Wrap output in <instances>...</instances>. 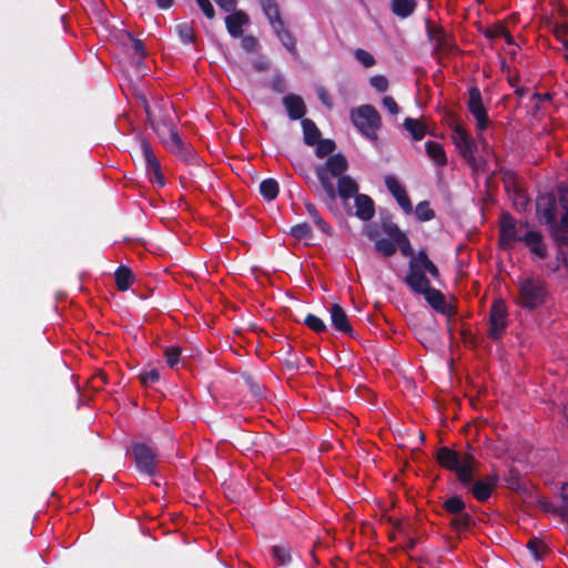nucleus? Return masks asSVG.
<instances>
[{
	"label": "nucleus",
	"mask_w": 568,
	"mask_h": 568,
	"mask_svg": "<svg viewBox=\"0 0 568 568\" xmlns=\"http://www.w3.org/2000/svg\"><path fill=\"white\" fill-rule=\"evenodd\" d=\"M146 116L162 143L172 152L182 151V141L176 130V113L172 104L163 99L149 103L142 98Z\"/></svg>",
	"instance_id": "obj_1"
},
{
	"label": "nucleus",
	"mask_w": 568,
	"mask_h": 568,
	"mask_svg": "<svg viewBox=\"0 0 568 568\" xmlns=\"http://www.w3.org/2000/svg\"><path fill=\"white\" fill-rule=\"evenodd\" d=\"M562 209L552 194L540 195L537 200V215L540 223L548 225L559 243L568 241V226L561 225Z\"/></svg>",
	"instance_id": "obj_2"
},
{
	"label": "nucleus",
	"mask_w": 568,
	"mask_h": 568,
	"mask_svg": "<svg viewBox=\"0 0 568 568\" xmlns=\"http://www.w3.org/2000/svg\"><path fill=\"white\" fill-rule=\"evenodd\" d=\"M426 272L433 277L438 276L437 266L428 258L424 251H420L416 256L412 257L406 276L407 285L420 295L432 287L428 278L425 276Z\"/></svg>",
	"instance_id": "obj_3"
},
{
	"label": "nucleus",
	"mask_w": 568,
	"mask_h": 568,
	"mask_svg": "<svg viewBox=\"0 0 568 568\" xmlns=\"http://www.w3.org/2000/svg\"><path fill=\"white\" fill-rule=\"evenodd\" d=\"M437 460L443 467L455 471L464 485L473 481L475 457L471 454H459L448 447H442L437 452Z\"/></svg>",
	"instance_id": "obj_4"
},
{
	"label": "nucleus",
	"mask_w": 568,
	"mask_h": 568,
	"mask_svg": "<svg viewBox=\"0 0 568 568\" xmlns=\"http://www.w3.org/2000/svg\"><path fill=\"white\" fill-rule=\"evenodd\" d=\"M548 295L546 283L540 277H527L519 282L518 304L528 310L541 306Z\"/></svg>",
	"instance_id": "obj_5"
},
{
	"label": "nucleus",
	"mask_w": 568,
	"mask_h": 568,
	"mask_svg": "<svg viewBox=\"0 0 568 568\" xmlns=\"http://www.w3.org/2000/svg\"><path fill=\"white\" fill-rule=\"evenodd\" d=\"M346 169L347 161L341 154L331 156L326 161L325 166L317 168V178L329 201H334L336 199V192L332 179L341 175Z\"/></svg>",
	"instance_id": "obj_6"
},
{
	"label": "nucleus",
	"mask_w": 568,
	"mask_h": 568,
	"mask_svg": "<svg viewBox=\"0 0 568 568\" xmlns=\"http://www.w3.org/2000/svg\"><path fill=\"white\" fill-rule=\"evenodd\" d=\"M354 125L369 140L377 139V131L381 126V116L374 106L369 104L354 109L351 114Z\"/></svg>",
	"instance_id": "obj_7"
},
{
	"label": "nucleus",
	"mask_w": 568,
	"mask_h": 568,
	"mask_svg": "<svg viewBox=\"0 0 568 568\" xmlns=\"http://www.w3.org/2000/svg\"><path fill=\"white\" fill-rule=\"evenodd\" d=\"M468 94V111L476 120V131L479 143L481 144L484 150H487L488 142L484 136V131L489 125V119L487 111L483 104L481 93L478 88H470Z\"/></svg>",
	"instance_id": "obj_8"
},
{
	"label": "nucleus",
	"mask_w": 568,
	"mask_h": 568,
	"mask_svg": "<svg viewBox=\"0 0 568 568\" xmlns=\"http://www.w3.org/2000/svg\"><path fill=\"white\" fill-rule=\"evenodd\" d=\"M262 9L267 17L274 32L277 34L283 45L291 52L295 50V41L291 33L285 30L280 17L278 6L275 0H260Z\"/></svg>",
	"instance_id": "obj_9"
},
{
	"label": "nucleus",
	"mask_w": 568,
	"mask_h": 568,
	"mask_svg": "<svg viewBox=\"0 0 568 568\" xmlns=\"http://www.w3.org/2000/svg\"><path fill=\"white\" fill-rule=\"evenodd\" d=\"M528 229L526 224L516 223L511 216L504 214L500 220V245L510 248L516 242H523Z\"/></svg>",
	"instance_id": "obj_10"
},
{
	"label": "nucleus",
	"mask_w": 568,
	"mask_h": 568,
	"mask_svg": "<svg viewBox=\"0 0 568 568\" xmlns=\"http://www.w3.org/2000/svg\"><path fill=\"white\" fill-rule=\"evenodd\" d=\"M132 455L139 471L153 476L156 471V456L153 449L142 443L132 446Z\"/></svg>",
	"instance_id": "obj_11"
},
{
	"label": "nucleus",
	"mask_w": 568,
	"mask_h": 568,
	"mask_svg": "<svg viewBox=\"0 0 568 568\" xmlns=\"http://www.w3.org/2000/svg\"><path fill=\"white\" fill-rule=\"evenodd\" d=\"M452 139L460 155L469 163L475 162V152L477 144L469 133L460 125L456 124L452 130Z\"/></svg>",
	"instance_id": "obj_12"
},
{
	"label": "nucleus",
	"mask_w": 568,
	"mask_h": 568,
	"mask_svg": "<svg viewBox=\"0 0 568 568\" xmlns=\"http://www.w3.org/2000/svg\"><path fill=\"white\" fill-rule=\"evenodd\" d=\"M507 307L503 301H496L490 311L489 336L498 339L503 336L507 326Z\"/></svg>",
	"instance_id": "obj_13"
},
{
	"label": "nucleus",
	"mask_w": 568,
	"mask_h": 568,
	"mask_svg": "<svg viewBox=\"0 0 568 568\" xmlns=\"http://www.w3.org/2000/svg\"><path fill=\"white\" fill-rule=\"evenodd\" d=\"M141 150L145 160V164L150 174V180L159 183L160 185L164 184L163 176L160 171V162L154 155L150 143L146 140H141Z\"/></svg>",
	"instance_id": "obj_14"
},
{
	"label": "nucleus",
	"mask_w": 568,
	"mask_h": 568,
	"mask_svg": "<svg viewBox=\"0 0 568 568\" xmlns=\"http://www.w3.org/2000/svg\"><path fill=\"white\" fill-rule=\"evenodd\" d=\"M385 184L388 191L393 194V196L396 199L399 206L406 212H412V203L406 194L405 187L399 183V181L393 176L387 175L385 178Z\"/></svg>",
	"instance_id": "obj_15"
},
{
	"label": "nucleus",
	"mask_w": 568,
	"mask_h": 568,
	"mask_svg": "<svg viewBox=\"0 0 568 568\" xmlns=\"http://www.w3.org/2000/svg\"><path fill=\"white\" fill-rule=\"evenodd\" d=\"M523 242L537 258H546L547 248L544 244L542 235L540 232L528 229L524 235Z\"/></svg>",
	"instance_id": "obj_16"
},
{
	"label": "nucleus",
	"mask_w": 568,
	"mask_h": 568,
	"mask_svg": "<svg viewBox=\"0 0 568 568\" xmlns=\"http://www.w3.org/2000/svg\"><path fill=\"white\" fill-rule=\"evenodd\" d=\"M356 216L363 221L371 220L375 214V207L373 200L365 195L358 194L355 196Z\"/></svg>",
	"instance_id": "obj_17"
},
{
	"label": "nucleus",
	"mask_w": 568,
	"mask_h": 568,
	"mask_svg": "<svg viewBox=\"0 0 568 568\" xmlns=\"http://www.w3.org/2000/svg\"><path fill=\"white\" fill-rule=\"evenodd\" d=\"M329 313L332 324L336 329L345 334L352 333V326L349 324L348 317L344 310L338 304H333L329 310Z\"/></svg>",
	"instance_id": "obj_18"
},
{
	"label": "nucleus",
	"mask_w": 568,
	"mask_h": 568,
	"mask_svg": "<svg viewBox=\"0 0 568 568\" xmlns=\"http://www.w3.org/2000/svg\"><path fill=\"white\" fill-rule=\"evenodd\" d=\"M247 22H248V17L242 11H236V12L227 16L225 19L227 31L234 38H239L242 36V33H243L242 27L244 24H246Z\"/></svg>",
	"instance_id": "obj_19"
},
{
	"label": "nucleus",
	"mask_w": 568,
	"mask_h": 568,
	"mask_svg": "<svg viewBox=\"0 0 568 568\" xmlns=\"http://www.w3.org/2000/svg\"><path fill=\"white\" fill-rule=\"evenodd\" d=\"M427 303L437 312L442 314L449 313V306L446 303L445 296L436 288L429 287L425 293L422 294Z\"/></svg>",
	"instance_id": "obj_20"
},
{
	"label": "nucleus",
	"mask_w": 568,
	"mask_h": 568,
	"mask_svg": "<svg viewBox=\"0 0 568 568\" xmlns=\"http://www.w3.org/2000/svg\"><path fill=\"white\" fill-rule=\"evenodd\" d=\"M497 478L491 477L488 480H477L471 486V493L478 501H486L496 486Z\"/></svg>",
	"instance_id": "obj_21"
},
{
	"label": "nucleus",
	"mask_w": 568,
	"mask_h": 568,
	"mask_svg": "<svg viewBox=\"0 0 568 568\" xmlns=\"http://www.w3.org/2000/svg\"><path fill=\"white\" fill-rule=\"evenodd\" d=\"M288 115L293 120L302 119L305 114V104L301 97L290 94L283 100Z\"/></svg>",
	"instance_id": "obj_22"
},
{
	"label": "nucleus",
	"mask_w": 568,
	"mask_h": 568,
	"mask_svg": "<svg viewBox=\"0 0 568 568\" xmlns=\"http://www.w3.org/2000/svg\"><path fill=\"white\" fill-rule=\"evenodd\" d=\"M357 191H358L357 183L351 176L344 175V176L339 178L338 195L344 202H346L347 200H349L353 196L358 195Z\"/></svg>",
	"instance_id": "obj_23"
},
{
	"label": "nucleus",
	"mask_w": 568,
	"mask_h": 568,
	"mask_svg": "<svg viewBox=\"0 0 568 568\" xmlns=\"http://www.w3.org/2000/svg\"><path fill=\"white\" fill-rule=\"evenodd\" d=\"M425 149L427 155L432 159V161L438 165L444 166L447 163V156L443 145L438 142L427 141L425 143Z\"/></svg>",
	"instance_id": "obj_24"
},
{
	"label": "nucleus",
	"mask_w": 568,
	"mask_h": 568,
	"mask_svg": "<svg viewBox=\"0 0 568 568\" xmlns=\"http://www.w3.org/2000/svg\"><path fill=\"white\" fill-rule=\"evenodd\" d=\"M416 6L415 0H392V10L400 18L409 17L415 11Z\"/></svg>",
	"instance_id": "obj_25"
},
{
	"label": "nucleus",
	"mask_w": 568,
	"mask_h": 568,
	"mask_svg": "<svg viewBox=\"0 0 568 568\" xmlns=\"http://www.w3.org/2000/svg\"><path fill=\"white\" fill-rule=\"evenodd\" d=\"M304 140L308 145H315L321 136V132L315 125V123L310 119H304L302 121Z\"/></svg>",
	"instance_id": "obj_26"
},
{
	"label": "nucleus",
	"mask_w": 568,
	"mask_h": 568,
	"mask_svg": "<svg viewBox=\"0 0 568 568\" xmlns=\"http://www.w3.org/2000/svg\"><path fill=\"white\" fill-rule=\"evenodd\" d=\"M116 286L120 291H126L133 282V273L125 266H120L115 272Z\"/></svg>",
	"instance_id": "obj_27"
},
{
	"label": "nucleus",
	"mask_w": 568,
	"mask_h": 568,
	"mask_svg": "<svg viewBox=\"0 0 568 568\" xmlns=\"http://www.w3.org/2000/svg\"><path fill=\"white\" fill-rule=\"evenodd\" d=\"M404 126L415 141L422 140L426 134V126L416 119L407 118L404 122Z\"/></svg>",
	"instance_id": "obj_28"
},
{
	"label": "nucleus",
	"mask_w": 568,
	"mask_h": 568,
	"mask_svg": "<svg viewBox=\"0 0 568 568\" xmlns=\"http://www.w3.org/2000/svg\"><path fill=\"white\" fill-rule=\"evenodd\" d=\"M389 234L395 240L396 247H399L403 255L409 256L413 254V250L407 237L398 229L395 227L393 231L389 232Z\"/></svg>",
	"instance_id": "obj_29"
},
{
	"label": "nucleus",
	"mask_w": 568,
	"mask_h": 568,
	"mask_svg": "<svg viewBox=\"0 0 568 568\" xmlns=\"http://www.w3.org/2000/svg\"><path fill=\"white\" fill-rule=\"evenodd\" d=\"M260 192L266 200H274L278 194V184L273 179H266L261 182Z\"/></svg>",
	"instance_id": "obj_30"
},
{
	"label": "nucleus",
	"mask_w": 568,
	"mask_h": 568,
	"mask_svg": "<svg viewBox=\"0 0 568 568\" xmlns=\"http://www.w3.org/2000/svg\"><path fill=\"white\" fill-rule=\"evenodd\" d=\"M560 207L562 209L561 225L568 226V185L561 184L559 186V201Z\"/></svg>",
	"instance_id": "obj_31"
},
{
	"label": "nucleus",
	"mask_w": 568,
	"mask_h": 568,
	"mask_svg": "<svg viewBox=\"0 0 568 568\" xmlns=\"http://www.w3.org/2000/svg\"><path fill=\"white\" fill-rule=\"evenodd\" d=\"M453 516L454 517L452 518L450 524L458 531L466 530L471 525L473 518L466 511H462V513L455 514Z\"/></svg>",
	"instance_id": "obj_32"
},
{
	"label": "nucleus",
	"mask_w": 568,
	"mask_h": 568,
	"mask_svg": "<svg viewBox=\"0 0 568 568\" xmlns=\"http://www.w3.org/2000/svg\"><path fill=\"white\" fill-rule=\"evenodd\" d=\"M375 248L382 255L390 256L396 252V242L394 239H379L375 243Z\"/></svg>",
	"instance_id": "obj_33"
},
{
	"label": "nucleus",
	"mask_w": 568,
	"mask_h": 568,
	"mask_svg": "<svg viewBox=\"0 0 568 568\" xmlns=\"http://www.w3.org/2000/svg\"><path fill=\"white\" fill-rule=\"evenodd\" d=\"M444 508L447 513L452 515L459 514L462 511H465V503L460 497L453 496L445 500Z\"/></svg>",
	"instance_id": "obj_34"
},
{
	"label": "nucleus",
	"mask_w": 568,
	"mask_h": 568,
	"mask_svg": "<svg viewBox=\"0 0 568 568\" xmlns=\"http://www.w3.org/2000/svg\"><path fill=\"white\" fill-rule=\"evenodd\" d=\"M527 547L536 560L542 559L545 552L547 551L546 545L539 539H530Z\"/></svg>",
	"instance_id": "obj_35"
},
{
	"label": "nucleus",
	"mask_w": 568,
	"mask_h": 568,
	"mask_svg": "<svg viewBox=\"0 0 568 568\" xmlns=\"http://www.w3.org/2000/svg\"><path fill=\"white\" fill-rule=\"evenodd\" d=\"M272 554L274 560L278 565H287L291 561V554L290 550L284 546H274L272 548Z\"/></svg>",
	"instance_id": "obj_36"
},
{
	"label": "nucleus",
	"mask_w": 568,
	"mask_h": 568,
	"mask_svg": "<svg viewBox=\"0 0 568 568\" xmlns=\"http://www.w3.org/2000/svg\"><path fill=\"white\" fill-rule=\"evenodd\" d=\"M555 37L562 43L564 48L568 51V24L556 23L554 27ZM568 59V54L566 55Z\"/></svg>",
	"instance_id": "obj_37"
},
{
	"label": "nucleus",
	"mask_w": 568,
	"mask_h": 568,
	"mask_svg": "<svg viewBox=\"0 0 568 568\" xmlns=\"http://www.w3.org/2000/svg\"><path fill=\"white\" fill-rule=\"evenodd\" d=\"M354 55L356 61L359 62L365 68H372L376 63L375 58L364 49H357L354 52Z\"/></svg>",
	"instance_id": "obj_38"
},
{
	"label": "nucleus",
	"mask_w": 568,
	"mask_h": 568,
	"mask_svg": "<svg viewBox=\"0 0 568 568\" xmlns=\"http://www.w3.org/2000/svg\"><path fill=\"white\" fill-rule=\"evenodd\" d=\"M291 233L297 240H308L312 236V230L306 223H301L293 226Z\"/></svg>",
	"instance_id": "obj_39"
},
{
	"label": "nucleus",
	"mask_w": 568,
	"mask_h": 568,
	"mask_svg": "<svg viewBox=\"0 0 568 568\" xmlns=\"http://www.w3.org/2000/svg\"><path fill=\"white\" fill-rule=\"evenodd\" d=\"M316 155L324 158L331 154L335 149V143L332 140H320L316 142Z\"/></svg>",
	"instance_id": "obj_40"
},
{
	"label": "nucleus",
	"mask_w": 568,
	"mask_h": 568,
	"mask_svg": "<svg viewBox=\"0 0 568 568\" xmlns=\"http://www.w3.org/2000/svg\"><path fill=\"white\" fill-rule=\"evenodd\" d=\"M306 211L308 213V215L313 219L314 223L323 231V232H327L328 231V225L327 223L318 214V211L317 209L315 207V205L308 203L306 204Z\"/></svg>",
	"instance_id": "obj_41"
},
{
	"label": "nucleus",
	"mask_w": 568,
	"mask_h": 568,
	"mask_svg": "<svg viewBox=\"0 0 568 568\" xmlns=\"http://www.w3.org/2000/svg\"><path fill=\"white\" fill-rule=\"evenodd\" d=\"M181 348L178 346L168 347L165 349V359L171 368H175L180 362Z\"/></svg>",
	"instance_id": "obj_42"
},
{
	"label": "nucleus",
	"mask_w": 568,
	"mask_h": 568,
	"mask_svg": "<svg viewBox=\"0 0 568 568\" xmlns=\"http://www.w3.org/2000/svg\"><path fill=\"white\" fill-rule=\"evenodd\" d=\"M305 324L314 332L316 333H322L324 331H326V325L325 323L317 316L315 315H307L306 318H305Z\"/></svg>",
	"instance_id": "obj_43"
},
{
	"label": "nucleus",
	"mask_w": 568,
	"mask_h": 568,
	"mask_svg": "<svg viewBox=\"0 0 568 568\" xmlns=\"http://www.w3.org/2000/svg\"><path fill=\"white\" fill-rule=\"evenodd\" d=\"M178 33L184 43H191L194 38L193 29L189 23H181L176 27Z\"/></svg>",
	"instance_id": "obj_44"
},
{
	"label": "nucleus",
	"mask_w": 568,
	"mask_h": 568,
	"mask_svg": "<svg viewBox=\"0 0 568 568\" xmlns=\"http://www.w3.org/2000/svg\"><path fill=\"white\" fill-rule=\"evenodd\" d=\"M415 213L417 217L422 221H428L434 216V212L432 211L427 202H420L419 204H417Z\"/></svg>",
	"instance_id": "obj_45"
},
{
	"label": "nucleus",
	"mask_w": 568,
	"mask_h": 568,
	"mask_svg": "<svg viewBox=\"0 0 568 568\" xmlns=\"http://www.w3.org/2000/svg\"><path fill=\"white\" fill-rule=\"evenodd\" d=\"M369 83L378 92H385L388 89V80L384 75L372 77Z\"/></svg>",
	"instance_id": "obj_46"
},
{
	"label": "nucleus",
	"mask_w": 568,
	"mask_h": 568,
	"mask_svg": "<svg viewBox=\"0 0 568 568\" xmlns=\"http://www.w3.org/2000/svg\"><path fill=\"white\" fill-rule=\"evenodd\" d=\"M384 108L393 115L399 112V108L393 97L386 95L383 98Z\"/></svg>",
	"instance_id": "obj_47"
},
{
	"label": "nucleus",
	"mask_w": 568,
	"mask_h": 568,
	"mask_svg": "<svg viewBox=\"0 0 568 568\" xmlns=\"http://www.w3.org/2000/svg\"><path fill=\"white\" fill-rule=\"evenodd\" d=\"M196 2L206 18H214L215 11L210 0H196Z\"/></svg>",
	"instance_id": "obj_48"
},
{
	"label": "nucleus",
	"mask_w": 568,
	"mask_h": 568,
	"mask_svg": "<svg viewBox=\"0 0 568 568\" xmlns=\"http://www.w3.org/2000/svg\"><path fill=\"white\" fill-rule=\"evenodd\" d=\"M505 34L506 28L501 24L494 26L486 31V37L490 39H500V37Z\"/></svg>",
	"instance_id": "obj_49"
},
{
	"label": "nucleus",
	"mask_w": 568,
	"mask_h": 568,
	"mask_svg": "<svg viewBox=\"0 0 568 568\" xmlns=\"http://www.w3.org/2000/svg\"><path fill=\"white\" fill-rule=\"evenodd\" d=\"M519 480H520L519 473L515 469H510L509 477L507 478L509 488L518 489L520 487Z\"/></svg>",
	"instance_id": "obj_50"
},
{
	"label": "nucleus",
	"mask_w": 568,
	"mask_h": 568,
	"mask_svg": "<svg viewBox=\"0 0 568 568\" xmlns=\"http://www.w3.org/2000/svg\"><path fill=\"white\" fill-rule=\"evenodd\" d=\"M160 374L156 369H151L141 375V381L143 384H150L159 381Z\"/></svg>",
	"instance_id": "obj_51"
},
{
	"label": "nucleus",
	"mask_w": 568,
	"mask_h": 568,
	"mask_svg": "<svg viewBox=\"0 0 568 568\" xmlns=\"http://www.w3.org/2000/svg\"><path fill=\"white\" fill-rule=\"evenodd\" d=\"M242 47L244 50L248 51V52H252L256 49L257 47V41L254 37L252 36H246L242 39Z\"/></svg>",
	"instance_id": "obj_52"
},
{
	"label": "nucleus",
	"mask_w": 568,
	"mask_h": 568,
	"mask_svg": "<svg viewBox=\"0 0 568 568\" xmlns=\"http://www.w3.org/2000/svg\"><path fill=\"white\" fill-rule=\"evenodd\" d=\"M560 497H561V500H562V507L556 509V513L558 515H559L560 510H562V511H567L568 510V484H564L561 486Z\"/></svg>",
	"instance_id": "obj_53"
},
{
	"label": "nucleus",
	"mask_w": 568,
	"mask_h": 568,
	"mask_svg": "<svg viewBox=\"0 0 568 568\" xmlns=\"http://www.w3.org/2000/svg\"><path fill=\"white\" fill-rule=\"evenodd\" d=\"M131 41H132V48H133L134 52L140 57L145 55V47H144L143 42L141 40H136V39H131Z\"/></svg>",
	"instance_id": "obj_54"
},
{
	"label": "nucleus",
	"mask_w": 568,
	"mask_h": 568,
	"mask_svg": "<svg viewBox=\"0 0 568 568\" xmlns=\"http://www.w3.org/2000/svg\"><path fill=\"white\" fill-rule=\"evenodd\" d=\"M317 94H318L320 100L323 102V104H325L328 108L332 106L331 95L327 93V91L325 89H323V88L318 89Z\"/></svg>",
	"instance_id": "obj_55"
},
{
	"label": "nucleus",
	"mask_w": 568,
	"mask_h": 568,
	"mask_svg": "<svg viewBox=\"0 0 568 568\" xmlns=\"http://www.w3.org/2000/svg\"><path fill=\"white\" fill-rule=\"evenodd\" d=\"M223 10L232 11L235 8V0H214Z\"/></svg>",
	"instance_id": "obj_56"
},
{
	"label": "nucleus",
	"mask_w": 568,
	"mask_h": 568,
	"mask_svg": "<svg viewBox=\"0 0 568 568\" xmlns=\"http://www.w3.org/2000/svg\"><path fill=\"white\" fill-rule=\"evenodd\" d=\"M156 3L161 9H169L172 6L173 0H156Z\"/></svg>",
	"instance_id": "obj_57"
},
{
	"label": "nucleus",
	"mask_w": 568,
	"mask_h": 568,
	"mask_svg": "<svg viewBox=\"0 0 568 568\" xmlns=\"http://www.w3.org/2000/svg\"><path fill=\"white\" fill-rule=\"evenodd\" d=\"M500 39H505L508 44H513L514 40L508 30L506 29V34L501 36Z\"/></svg>",
	"instance_id": "obj_58"
}]
</instances>
